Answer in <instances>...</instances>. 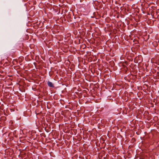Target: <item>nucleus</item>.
I'll list each match as a JSON object with an SVG mask.
<instances>
[{"label":"nucleus","mask_w":159,"mask_h":159,"mask_svg":"<svg viewBox=\"0 0 159 159\" xmlns=\"http://www.w3.org/2000/svg\"><path fill=\"white\" fill-rule=\"evenodd\" d=\"M47 84H48V85L49 87H54V86H53L52 83L51 82L49 81H48V82Z\"/></svg>","instance_id":"nucleus-1"}]
</instances>
